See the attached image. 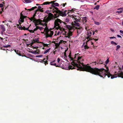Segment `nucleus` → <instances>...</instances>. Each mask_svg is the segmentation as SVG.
Returning a JSON list of instances; mask_svg holds the SVG:
<instances>
[{
  "instance_id": "f257e3e1",
  "label": "nucleus",
  "mask_w": 123,
  "mask_h": 123,
  "mask_svg": "<svg viewBox=\"0 0 123 123\" xmlns=\"http://www.w3.org/2000/svg\"><path fill=\"white\" fill-rule=\"evenodd\" d=\"M83 57L79 53L75 54V66L78 68L77 69H79L81 70L88 72L92 74L98 75L103 78L107 76L108 78L111 77V79L116 78L117 77H121L122 78L123 76L122 75V73L123 72H121L118 73L117 74L113 75L111 74L109 71V68H106V69L103 68L98 69L97 68H92L90 66L87 65H84L83 62ZM122 69H123V65L122 66Z\"/></svg>"
},
{
  "instance_id": "f03ea898",
  "label": "nucleus",
  "mask_w": 123,
  "mask_h": 123,
  "mask_svg": "<svg viewBox=\"0 0 123 123\" xmlns=\"http://www.w3.org/2000/svg\"><path fill=\"white\" fill-rule=\"evenodd\" d=\"M46 12L48 14V15L47 17H46L43 21H42L41 22V25L43 27H42L37 28L36 29L38 31H41L42 33L45 34L47 37H51L53 35L54 32L53 31L49 30L47 24L49 21L51 20H54L55 18L53 14L49 12V11H47Z\"/></svg>"
},
{
  "instance_id": "7ed1b4c3",
  "label": "nucleus",
  "mask_w": 123,
  "mask_h": 123,
  "mask_svg": "<svg viewBox=\"0 0 123 123\" xmlns=\"http://www.w3.org/2000/svg\"><path fill=\"white\" fill-rule=\"evenodd\" d=\"M62 21L60 19L57 18L54 22V28L57 30L55 31L56 35H65V37L68 39L70 38V36L72 35V31H69L68 32H65L64 29L61 26Z\"/></svg>"
},
{
  "instance_id": "20e7f679",
  "label": "nucleus",
  "mask_w": 123,
  "mask_h": 123,
  "mask_svg": "<svg viewBox=\"0 0 123 123\" xmlns=\"http://www.w3.org/2000/svg\"><path fill=\"white\" fill-rule=\"evenodd\" d=\"M31 20L34 23L33 24L31 25L28 28H26L24 27L25 30H28L31 33H34L35 31H39L40 30H37L36 29L37 28L41 27L37 25L40 24L41 25V22L43 20H41L39 21L38 20L34 18H32L31 19Z\"/></svg>"
},
{
  "instance_id": "39448f33",
  "label": "nucleus",
  "mask_w": 123,
  "mask_h": 123,
  "mask_svg": "<svg viewBox=\"0 0 123 123\" xmlns=\"http://www.w3.org/2000/svg\"><path fill=\"white\" fill-rule=\"evenodd\" d=\"M53 3V4L51 5V8L53 10V12L54 13V12H56L58 9V8L55 6H58L59 5V4L57 3H53V1L50 2L46 1L45 2L43 3L42 5H49V4Z\"/></svg>"
},
{
  "instance_id": "423d86ee",
  "label": "nucleus",
  "mask_w": 123,
  "mask_h": 123,
  "mask_svg": "<svg viewBox=\"0 0 123 123\" xmlns=\"http://www.w3.org/2000/svg\"><path fill=\"white\" fill-rule=\"evenodd\" d=\"M69 16L70 17L72 18H74L73 19V21L74 23V25L76 26L79 27L80 26V24L78 22H80V19L79 18L77 19L74 17V16L73 15H70Z\"/></svg>"
},
{
  "instance_id": "0eeeda50",
  "label": "nucleus",
  "mask_w": 123,
  "mask_h": 123,
  "mask_svg": "<svg viewBox=\"0 0 123 123\" xmlns=\"http://www.w3.org/2000/svg\"><path fill=\"white\" fill-rule=\"evenodd\" d=\"M87 35L88 36L86 37V39H87V40L86 42V44L89 46L91 45H93V43L91 41L92 40V39L90 38V36L91 35H89L88 33Z\"/></svg>"
},
{
  "instance_id": "6e6552de",
  "label": "nucleus",
  "mask_w": 123,
  "mask_h": 123,
  "mask_svg": "<svg viewBox=\"0 0 123 123\" xmlns=\"http://www.w3.org/2000/svg\"><path fill=\"white\" fill-rule=\"evenodd\" d=\"M26 16H23L22 13H21L20 17L18 21V23L20 25L24 22V19H26Z\"/></svg>"
},
{
  "instance_id": "1a4fd4ad",
  "label": "nucleus",
  "mask_w": 123,
  "mask_h": 123,
  "mask_svg": "<svg viewBox=\"0 0 123 123\" xmlns=\"http://www.w3.org/2000/svg\"><path fill=\"white\" fill-rule=\"evenodd\" d=\"M66 28L69 30H71V31H73L75 29V27L72 25H67L66 26Z\"/></svg>"
},
{
  "instance_id": "9d476101",
  "label": "nucleus",
  "mask_w": 123,
  "mask_h": 123,
  "mask_svg": "<svg viewBox=\"0 0 123 123\" xmlns=\"http://www.w3.org/2000/svg\"><path fill=\"white\" fill-rule=\"evenodd\" d=\"M0 28L2 30L1 32V34L2 35H3V32L6 30L4 26L3 25H0Z\"/></svg>"
},
{
  "instance_id": "9b49d317",
  "label": "nucleus",
  "mask_w": 123,
  "mask_h": 123,
  "mask_svg": "<svg viewBox=\"0 0 123 123\" xmlns=\"http://www.w3.org/2000/svg\"><path fill=\"white\" fill-rule=\"evenodd\" d=\"M61 57L63 59L67 61V56L66 53H62L61 56Z\"/></svg>"
},
{
  "instance_id": "f8f14e48",
  "label": "nucleus",
  "mask_w": 123,
  "mask_h": 123,
  "mask_svg": "<svg viewBox=\"0 0 123 123\" xmlns=\"http://www.w3.org/2000/svg\"><path fill=\"white\" fill-rule=\"evenodd\" d=\"M77 33L78 34H79L81 33L82 31L83 28L82 27H80L77 28Z\"/></svg>"
},
{
  "instance_id": "ddd939ff",
  "label": "nucleus",
  "mask_w": 123,
  "mask_h": 123,
  "mask_svg": "<svg viewBox=\"0 0 123 123\" xmlns=\"http://www.w3.org/2000/svg\"><path fill=\"white\" fill-rule=\"evenodd\" d=\"M55 62V60L54 61H51L50 63V64L51 65L54 66L56 67H58L57 65H56V64L55 63H54V62Z\"/></svg>"
},
{
  "instance_id": "4468645a",
  "label": "nucleus",
  "mask_w": 123,
  "mask_h": 123,
  "mask_svg": "<svg viewBox=\"0 0 123 123\" xmlns=\"http://www.w3.org/2000/svg\"><path fill=\"white\" fill-rule=\"evenodd\" d=\"M66 11H65V12H60V14L62 16H66Z\"/></svg>"
},
{
  "instance_id": "2eb2a0df",
  "label": "nucleus",
  "mask_w": 123,
  "mask_h": 123,
  "mask_svg": "<svg viewBox=\"0 0 123 123\" xmlns=\"http://www.w3.org/2000/svg\"><path fill=\"white\" fill-rule=\"evenodd\" d=\"M64 21L66 23H68L69 21V18L66 17L64 18Z\"/></svg>"
},
{
  "instance_id": "dca6fc26",
  "label": "nucleus",
  "mask_w": 123,
  "mask_h": 123,
  "mask_svg": "<svg viewBox=\"0 0 123 123\" xmlns=\"http://www.w3.org/2000/svg\"><path fill=\"white\" fill-rule=\"evenodd\" d=\"M85 43H83V45H82V46H83V45L84 46V49H88L89 48V46H88V45H87L86 44L85 45Z\"/></svg>"
},
{
  "instance_id": "f3484780",
  "label": "nucleus",
  "mask_w": 123,
  "mask_h": 123,
  "mask_svg": "<svg viewBox=\"0 0 123 123\" xmlns=\"http://www.w3.org/2000/svg\"><path fill=\"white\" fill-rule=\"evenodd\" d=\"M103 63V62L102 61H100L98 62H93V64H94L95 65H96L97 64H102Z\"/></svg>"
},
{
  "instance_id": "a211bd4d",
  "label": "nucleus",
  "mask_w": 123,
  "mask_h": 123,
  "mask_svg": "<svg viewBox=\"0 0 123 123\" xmlns=\"http://www.w3.org/2000/svg\"><path fill=\"white\" fill-rule=\"evenodd\" d=\"M86 18L87 17H85L82 18V20L83 23H85L87 22Z\"/></svg>"
},
{
  "instance_id": "6ab92c4d",
  "label": "nucleus",
  "mask_w": 123,
  "mask_h": 123,
  "mask_svg": "<svg viewBox=\"0 0 123 123\" xmlns=\"http://www.w3.org/2000/svg\"><path fill=\"white\" fill-rule=\"evenodd\" d=\"M30 53L31 54H33L35 55H36L38 54V52L35 51H31L30 52Z\"/></svg>"
},
{
  "instance_id": "aec40b11",
  "label": "nucleus",
  "mask_w": 123,
  "mask_h": 123,
  "mask_svg": "<svg viewBox=\"0 0 123 123\" xmlns=\"http://www.w3.org/2000/svg\"><path fill=\"white\" fill-rule=\"evenodd\" d=\"M50 48L45 50L44 52L43 53V54H45L47 53L48 52H49V50H50Z\"/></svg>"
},
{
  "instance_id": "412c9836",
  "label": "nucleus",
  "mask_w": 123,
  "mask_h": 123,
  "mask_svg": "<svg viewBox=\"0 0 123 123\" xmlns=\"http://www.w3.org/2000/svg\"><path fill=\"white\" fill-rule=\"evenodd\" d=\"M99 6H100L99 5H97L94 8V9H96V10H98L99 9Z\"/></svg>"
},
{
  "instance_id": "4be33fe9",
  "label": "nucleus",
  "mask_w": 123,
  "mask_h": 123,
  "mask_svg": "<svg viewBox=\"0 0 123 123\" xmlns=\"http://www.w3.org/2000/svg\"><path fill=\"white\" fill-rule=\"evenodd\" d=\"M25 3H31L32 1L31 0H25Z\"/></svg>"
},
{
  "instance_id": "5701e85b",
  "label": "nucleus",
  "mask_w": 123,
  "mask_h": 123,
  "mask_svg": "<svg viewBox=\"0 0 123 123\" xmlns=\"http://www.w3.org/2000/svg\"><path fill=\"white\" fill-rule=\"evenodd\" d=\"M37 8V7L36 6H35L34 7H33L31 8V9H29L28 10H29L30 11H31L32 10H33L35 8Z\"/></svg>"
},
{
  "instance_id": "b1692460",
  "label": "nucleus",
  "mask_w": 123,
  "mask_h": 123,
  "mask_svg": "<svg viewBox=\"0 0 123 123\" xmlns=\"http://www.w3.org/2000/svg\"><path fill=\"white\" fill-rule=\"evenodd\" d=\"M11 47V46L10 45H4L3 46V47L5 48H10Z\"/></svg>"
},
{
  "instance_id": "393cba45",
  "label": "nucleus",
  "mask_w": 123,
  "mask_h": 123,
  "mask_svg": "<svg viewBox=\"0 0 123 123\" xmlns=\"http://www.w3.org/2000/svg\"><path fill=\"white\" fill-rule=\"evenodd\" d=\"M15 51L17 54H18V55H20L19 54V51L15 50Z\"/></svg>"
},
{
  "instance_id": "a878e982",
  "label": "nucleus",
  "mask_w": 123,
  "mask_h": 123,
  "mask_svg": "<svg viewBox=\"0 0 123 123\" xmlns=\"http://www.w3.org/2000/svg\"><path fill=\"white\" fill-rule=\"evenodd\" d=\"M94 22L95 24L96 25H99L100 24V23L98 22L95 21Z\"/></svg>"
},
{
  "instance_id": "bb28decb",
  "label": "nucleus",
  "mask_w": 123,
  "mask_h": 123,
  "mask_svg": "<svg viewBox=\"0 0 123 123\" xmlns=\"http://www.w3.org/2000/svg\"><path fill=\"white\" fill-rule=\"evenodd\" d=\"M66 3H65V4H61V5H60V7H62V6L64 7L65 4H66Z\"/></svg>"
},
{
  "instance_id": "cd10ccee",
  "label": "nucleus",
  "mask_w": 123,
  "mask_h": 123,
  "mask_svg": "<svg viewBox=\"0 0 123 123\" xmlns=\"http://www.w3.org/2000/svg\"><path fill=\"white\" fill-rule=\"evenodd\" d=\"M120 46L119 45H117V48L116 49V50L117 51L118 49L120 48Z\"/></svg>"
},
{
  "instance_id": "c85d7f7f",
  "label": "nucleus",
  "mask_w": 123,
  "mask_h": 123,
  "mask_svg": "<svg viewBox=\"0 0 123 123\" xmlns=\"http://www.w3.org/2000/svg\"><path fill=\"white\" fill-rule=\"evenodd\" d=\"M43 55H37L36 56V57H39L40 58L42 57L43 56Z\"/></svg>"
},
{
  "instance_id": "c756f323",
  "label": "nucleus",
  "mask_w": 123,
  "mask_h": 123,
  "mask_svg": "<svg viewBox=\"0 0 123 123\" xmlns=\"http://www.w3.org/2000/svg\"><path fill=\"white\" fill-rule=\"evenodd\" d=\"M38 10L40 11H41L42 9H41V7L40 6H39L38 7Z\"/></svg>"
},
{
  "instance_id": "7c9ffc66",
  "label": "nucleus",
  "mask_w": 123,
  "mask_h": 123,
  "mask_svg": "<svg viewBox=\"0 0 123 123\" xmlns=\"http://www.w3.org/2000/svg\"><path fill=\"white\" fill-rule=\"evenodd\" d=\"M24 27H20V26H19L18 27V28L19 29H20L21 30H22V29H24V30H25V29H25V28Z\"/></svg>"
},
{
  "instance_id": "2f4dec72",
  "label": "nucleus",
  "mask_w": 123,
  "mask_h": 123,
  "mask_svg": "<svg viewBox=\"0 0 123 123\" xmlns=\"http://www.w3.org/2000/svg\"><path fill=\"white\" fill-rule=\"evenodd\" d=\"M109 62V59H107L106 61L105 62V63L106 64H107Z\"/></svg>"
},
{
  "instance_id": "473e14b6",
  "label": "nucleus",
  "mask_w": 123,
  "mask_h": 123,
  "mask_svg": "<svg viewBox=\"0 0 123 123\" xmlns=\"http://www.w3.org/2000/svg\"><path fill=\"white\" fill-rule=\"evenodd\" d=\"M63 42L64 41H63L62 40H61L59 42V44H60L61 43H63Z\"/></svg>"
},
{
  "instance_id": "72a5a7b5",
  "label": "nucleus",
  "mask_w": 123,
  "mask_h": 123,
  "mask_svg": "<svg viewBox=\"0 0 123 123\" xmlns=\"http://www.w3.org/2000/svg\"><path fill=\"white\" fill-rule=\"evenodd\" d=\"M123 11L122 10H120L119 11H118L116 12L117 13H122V12Z\"/></svg>"
},
{
  "instance_id": "f704fd0d",
  "label": "nucleus",
  "mask_w": 123,
  "mask_h": 123,
  "mask_svg": "<svg viewBox=\"0 0 123 123\" xmlns=\"http://www.w3.org/2000/svg\"><path fill=\"white\" fill-rule=\"evenodd\" d=\"M34 41L35 42H37L38 41V39L37 38H35L34 39Z\"/></svg>"
},
{
  "instance_id": "c9c22d12",
  "label": "nucleus",
  "mask_w": 123,
  "mask_h": 123,
  "mask_svg": "<svg viewBox=\"0 0 123 123\" xmlns=\"http://www.w3.org/2000/svg\"><path fill=\"white\" fill-rule=\"evenodd\" d=\"M38 11V10H36V11H35V13H34V15H35L36 14H37V12Z\"/></svg>"
},
{
  "instance_id": "e433bc0d",
  "label": "nucleus",
  "mask_w": 123,
  "mask_h": 123,
  "mask_svg": "<svg viewBox=\"0 0 123 123\" xmlns=\"http://www.w3.org/2000/svg\"><path fill=\"white\" fill-rule=\"evenodd\" d=\"M60 61V59L59 58H58L57 60V61L59 63V61Z\"/></svg>"
},
{
  "instance_id": "4c0bfd02",
  "label": "nucleus",
  "mask_w": 123,
  "mask_h": 123,
  "mask_svg": "<svg viewBox=\"0 0 123 123\" xmlns=\"http://www.w3.org/2000/svg\"><path fill=\"white\" fill-rule=\"evenodd\" d=\"M123 10V7H121L118 8L117 9V10Z\"/></svg>"
},
{
  "instance_id": "58836bf2",
  "label": "nucleus",
  "mask_w": 123,
  "mask_h": 123,
  "mask_svg": "<svg viewBox=\"0 0 123 123\" xmlns=\"http://www.w3.org/2000/svg\"><path fill=\"white\" fill-rule=\"evenodd\" d=\"M109 38L110 39H113V38H115L116 37H110Z\"/></svg>"
},
{
  "instance_id": "ea45409f",
  "label": "nucleus",
  "mask_w": 123,
  "mask_h": 123,
  "mask_svg": "<svg viewBox=\"0 0 123 123\" xmlns=\"http://www.w3.org/2000/svg\"><path fill=\"white\" fill-rule=\"evenodd\" d=\"M3 5L1 3L0 4V7H2L3 6Z\"/></svg>"
},
{
  "instance_id": "a19ab883",
  "label": "nucleus",
  "mask_w": 123,
  "mask_h": 123,
  "mask_svg": "<svg viewBox=\"0 0 123 123\" xmlns=\"http://www.w3.org/2000/svg\"><path fill=\"white\" fill-rule=\"evenodd\" d=\"M117 36L118 37L122 38L119 35H117Z\"/></svg>"
},
{
  "instance_id": "79ce46f5",
  "label": "nucleus",
  "mask_w": 123,
  "mask_h": 123,
  "mask_svg": "<svg viewBox=\"0 0 123 123\" xmlns=\"http://www.w3.org/2000/svg\"><path fill=\"white\" fill-rule=\"evenodd\" d=\"M115 42L113 41H112L111 42V43L112 44H114Z\"/></svg>"
},
{
  "instance_id": "37998d69",
  "label": "nucleus",
  "mask_w": 123,
  "mask_h": 123,
  "mask_svg": "<svg viewBox=\"0 0 123 123\" xmlns=\"http://www.w3.org/2000/svg\"><path fill=\"white\" fill-rule=\"evenodd\" d=\"M120 32L123 34V31L120 30Z\"/></svg>"
},
{
  "instance_id": "c03bdc74",
  "label": "nucleus",
  "mask_w": 123,
  "mask_h": 123,
  "mask_svg": "<svg viewBox=\"0 0 123 123\" xmlns=\"http://www.w3.org/2000/svg\"><path fill=\"white\" fill-rule=\"evenodd\" d=\"M94 40L95 41H97L98 40V39H92V40Z\"/></svg>"
},
{
  "instance_id": "a18cd8bd",
  "label": "nucleus",
  "mask_w": 123,
  "mask_h": 123,
  "mask_svg": "<svg viewBox=\"0 0 123 123\" xmlns=\"http://www.w3.org/2000/svg\"><path fill=\"white\" fill-rule=\"evenodd\" d=\"M56 51V50L54 51L53 52V53L54 55H55V52Z\"/></svg>"
},
{
  "instance_id": "49530a36",
  "label": "nucleus",
  "mask_w": 123,
  "mask_h": 123,
  "mask_svg": "<svg viewBox=\"0 0 123 123\" xmlns=\"http://www.w3.org/2000/svg\"><path fill=\"white\" fill-rule=\"evenodd\" d=\"M110 30L112 31H114V30L112 29H111Z\"/></svg>"
},
{
  "instance_id": "de8ad7c7",
  "label": "nucleus",
  "mask_w": 123,
  "mask_h": 123,
  "mask_svg": "<svg viewBox=\"0 0 123 123\" xmlns=\"http://www.w3.org/2000/svg\"><path fill=\"white\" fill-rule=\"evenodd\" d=\"M0 39H1V40H3V38L1 37H0Z\"/></svg>"
},
{
  "instance_id": "09e8293b",
  "label": "nucleus",
  "mask_w": 123,
  "mask_h": 123,
  "mask_svg": "<svg viewBox=\"0 0 123 123\" xmlns=\"http://www.w3.org/2000/svg\"><path fill=\"white\" fill-rule=\"evenodd\" d=\"M114 44L115 45H117V43H116L115 42L114 43Z\"/></svg>"
},
{
  "instance_id": "8fccbe9b",
  "label": "nucleus",
  "mask_w": 123,
  "mask_h": 123,
  "mask_svg": "<svg viewBox=\"0 0 123 123\" xmlns=\"http://www.w3.org/2000/svg\"><path fill=\"white\" fill-rule=\"evenodd\" d=\"M17 25L18 27L19 26V25L18 24Z\"/></svg>"
},
{
  "instance_id": "3c124183",
  "label": "nucleus",
  "mask_w": 123,
  "mask_h": 123,
  "mask_svg": "<svg viewBox=\"0 0 123 123\" xmlns=\"http://www.w3.org/2000/svg\"><path fill=\"white\" fill-rule=\"evenodd\" d=\"M2 13V11H0V14H1Z\"/></svg>"
},
{
  "instance_id": "603ef678",
  "label": "nucleus",
  "mask_w": 123,
  "mask_h": 123,
  "mask_svg": "<svg viewBox=\"0 0 123 123\" xmlns=\"http://www.w3.org/2000/svg\"><path fill=\"white\" fill-rule=\"evenodd\" d=\"M94 32H93V35H94Z\"/></svg>"
},
{
  "instance_id": "864d4df0",
  "label": "nucleus",
  "mask_w": 123,
  "mask_h": 123,
  "mask_svg": "<svg viewBox=\"0 0 123 123\" xmlns=\"http://www.w3.org/2000/svg\"><path fill=\"white\" fill-rule=\"evenodd\" d=\"M46 45V46H47V45H48L47 44H45V45H44L45 46V45Z\"/></svg>"
},
{
  "instance_id": "5fc2aeb1",
  "label": "nucleus",
  "mask_w": 123,
  "mask_h": 123,
  "mask_svg": "<svg viewBox=\"0 0 123 123\" xmlns=\"http://www.w3.org/2000/svg\"><path fill=\"white\" fill-rule=\"evenodd\" d=\"M71 12V11H69L68 12V13H70V12Z\"/></svg>"
},
{
  "instance_id": "6e6d98bb",
  "label": "nucleus",
  "mask_w": 123,
  "mask_h": 123,
  "mask_svg": "<svg viewBox=\"0 0 123 123\" xmlns=\"http://www.w3.org/2000/svg\"><path fill=\"white\" fill-rule=\"evenodd\" d=\"M97 30H96L95 31H96V32H97Z\"/></svg>"
},
{
  "instance_id": "4d7b16f0",
  "label": "nucleus",
  "mask_w": 123,
  "mask_h": 123,
  "mask_svg": "<svg viewBox=\"0 0 123 123\" xmlns=\"http://www.w3.org/2000/svg\"><path fill=\"white\" fill-rule=\"evenodd\" d=\"M91 34L92 33L91 32H89Z\"/></svg>"
},
{
  "instance_id": "13d9d810",
  "label": "nucleus",
  "mask_w": 123,
  "mask_h": 123,
  "mask_svg": "<svg viewBox=\"0 0 123 123\" xmlns=\"http://www.w3.org/2000/svg\"><path fill=\"white\" fill-rule=\"evenodd\" d=\"M122 25H123V21L122 22Z\"/></svg>"
},
{
  "instance_id": "bf43d9fd",
  "label": "nucleus",
  "mask_w": 123,
  "mask_h": 123,
  "mask_svg": "<svg viewBox=\"0 0 123 123\" xmlns=\"http://www.w3.org/2000/svg\"><path fill=\"white\" fill-rule=\"evenodd\" d=\"M2 23H4L5 22H4V21H3L2 22Z\"/></svg>"
},
{
  "instance_id": "052dcab7",
  "label": "nucleus",
  "mask_w": 123,
  "mask_h": 123,
  "mask_svg": "<svg viewBox=\"0 0 123 123\" xmlns=\"http://www.w3.org/2000/svg\"><path fill=\"white\" fill-rule=\"evenodd\" d=\"M45 59L44 58V59L43 60H45Z\"/></svg>"
},
{
  "instance_id": "680f3d73",
  "label": "nucleus",
  "mask_w": 123,
  "mask_h": 123,
  "mask_svg": "<svg viewBox=\"0 0 123 123\" xmlns=\"http://www.w3.org/2000/svg\"><path fill=\"white\" fill-rule=\"evenodd\" d=\"M36 5H38L37 4H36Z\"/></svg>"
},
{
  "instance_id": "e2e57ef3",
  "label": "nucleus",
  "mask_w": 123,
  "mask_h": 123,
  "mask_svg": "<svg viewBox=\"0 0 123 123\" xmlns=\"http://www.w3.org/2000/svg\"><path fill=\"white\" fill-rule=\"evenodd\" d=\"M29 58L30 59H31V58Z\"/></svg>"
}]
</instances>
